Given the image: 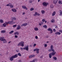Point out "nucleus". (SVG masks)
<instances>
[{
	"label": "nucleus",
	"mask_w": 62,
	"mask_h": 62,
	"mask_svg": "<svg viewBox=\"0 0 62 62\" xmlns=\"http://www.w3.org/2000/svg\"><path fill=\"white\" fill-rule=\"evenodd\" d=\"M52 52H53L51 53H50L49 55V57L50 58H52V55L54 56V55L55 54H56V52H55L54 50V51H52Z\"/></svg>",
	"instance_id": "1"
},
{
	"label": "nucleus",
	"mask_w": 62,
	"mask_h": 62,
	"mask_svg": "<svg viewBox=\"0 0 62 62\" xmlns=\"http://www.w3.org/2000/svg\"><path fill=\"white\" fill-rule=\"evenodd\" d=\"M17 57H18V55L17 54H16L15 55L12 56L11 57H10L9 58V60L12 61L13 60V58H17Z\"/></svg>",
	"instance_id": "2"
},
{
	"label": "nucleus",
	"mask_w": 62,
	"mask_h": 62,
	"mask_svg": "<svg viewBox=\"0 0 62 62\" xmlns=\"http://www.w3.org/2000/svg\"><path fill=\"white\" fill-rule=\"evenodd\" d=\"M0 41H3V43H7V41L5 39H4V37H0Z\"/></svg>",
	"instance_id": "3"
},
{
	"label": "nucleus",
	"mask_w": 62,
	"mask_h": 62,
	"mask_svg": "<svg viewBox=\"0 0 62 62\" xmlns=\"http://www.w3.org/2000/svg\"><path fill=\"white\" fill-rule=\"evenodd\" d=\"M18 46H21L22 47H23L24 46V42H21L17 45Z\"/></svg>",
	"instance_id": "4"
},
{
	"label": "nucleus",
	"mask_w": 62,
	"mask_h": 62,
	"mask_svg": "<svg viewBox=\"0 0 62 62\" xmlns=\"http://www.w3.org/2000/svg\"><path fill=\"white\" fill-rule=\"evenodd\" d=\"M47 30L48 31H51V32L50 33V34H52L53 33V30H52V28H49L47 29Z\"/></svg>",
	"instance_id": "5"
},
{
	"label": "nucleus",
	"mask_w": 62,
	"mask_h": 62,
	"mask_svg": "<svg viewBox=\"0 0 62 62\" xmlns=\"http://www.w3.org/2000/svg\"><path fill=\"white\" fill-rule=\"evenodd\" d=\"M48 4V3H46V2H44L42 3V5H43L44 6H45V7L47 6Z\"/></svg>",
	"instance_id": "6"
},
{
	"label": "nucleus",
	"mask_w": 62,
	"mask_h": 62,
	"mask_svg": "<svg viewBox=\"0 0 62 62\" xmlns=\"http://www.w3.org/2000/svg\"><path fill=\"white\" fill-rule=\"evenodd\" d=\"M5 23L7 25H8V23L10 24H12V21H8V22H5Z\"/></svg>",
	"instance_id": "7"
},
{
	"label": "nucleus",
	"mask_w": 62,
	"mask_h": 62,
	"mask_svg": "<svg viewBox=\"0 0 62 62\" xmlns=\"http://www.w3.org/2000/svg\"><path fill=\"white\" fill-rule=\"evenodd\" d=\"M29 47V46L27 45V47H25L23 48V49H24V50H26V51H28V47Z\"/></svg>",
	"instance_id": "8"
},
{
	"label": "nucleus",
	"mask_w": 62,
	"mask_h": 62,
	"mask_svg": "<svg viewBox=\"0 0 62 62\" xmlns=\"http://www.w3.org/2000/svg\"><path fill=\"white\" fill-rule=\"evenodd\" d=\"M21 26L20 25H18L17 26V27L16 28L17 30H20L21 29Z\"/></svg>",
	"instance_id": "9"
},
{
	"label": "nucleus",
	"mask_w": 62,
	"mask_h": 62,
	"mask_svg": "<svg viewBox=\"0 0 62 62\" xmlns=\"http://www.w3.org/2000/svg\"><path fill=\"white\" fill-rule=\"evenodd\" d=\"M54 47H53V46L51 45L50 46V49H51L52 51H54V49H53Z\"/></svg>",
	"instance_id": "10"
},
{
	"label": "nucleus",
	"mask_w": 62,
	"mask_h": 62,
	"mask_svg": "<svg viewBox=\"0 0 62 62\" xmlns=\"http://www.w3.org/2000/svg\"><path fill=\"white\" fill-rule=\"evenodd\" d=\"M22 8L23 9H25L26 10H27V8H26V7L24 6H22Z\"/></svg>",
	"instance_id": "11"
},
{
	"label": "nucleus",
	"mask_w": 62,
	"mask_h": 62,
	"mask_svg": "<svg viewBox=\"0 0 62 62\" xmlns=\"http://www.w3.org/2000/svg\"><path fill=\"white\" fill-rule=\"evenodd\" d=\"M58 1V0H54L53 1L54 3L55 4H56L57 3Z\"/></svg>",
	"instance_id": "12"
},
{
	"label": "nucleus",
	"mask_w": 62,
	"mask_h": 62,
	"mask_svg": "<svg viewBox=\"0 0 62 62\" xmlns=\"http://www.w3.org/2000/svg\"><path fill=\"white\" fill-rule=\"evenodd\" d=\"M12 11L13 12H16L17 11L15 9H12Z\"/></svg>",
	"instance_id": "13"
},
{
	"label": "nucleus",
	"mask_w": 62,
	"mask_h": 62,
	"mask_svg": "<svg viewBox=\"0 0 62 62\" xmlns=\"http://www.w3.org/2000/svg\"><path fill=\"white\" fill-rule=\"evenodd\" d=\"M16 20V18L14 17L12 18V21H15V20Z\"/></svg>",
	"instance_id": "14"
},
{
	"label": "nucleus",
	"mask_w": 62,
	"mask_h": 62,
	"mask_svg": "<svg viewBox=\"0 0 62 62\" xmlns=\"http://www.w3.org/2000/svg\"><path fill=\"white\" fill-rule=\"evenodd\" d=\"M6 31L5 30H2L1 31V33H6Z\"/></svg>",
	"instance_id": "15"
},
{
	"label": "nucleus",
	"mask_w": 62,
	"mask_h": 62,
	"mask_svg": "<svg viewBox=\"0 0 62 62\" xmlns=\"http://www.w3.org/2000/svg\"><path fill=\"white\" fill-rule=\"evenodd\" d=\"M55 34L56 35H60L61 33L59 32H57L55 33Z\"/></svg>",
	"instance_id": "16"
},
{
	"label": "nucleus",
	"mask_w": 62,
	"mask_h": 62,
	"mask_svg": "<svg viewBox=\"0 0 62 62\" xmlns=\"http://www.w3.org/2000/svg\"><path fill=\"white\" fill-rule=\"evenodd\" d=\"M27 25V23H24L22 24V25L24 26H26Z\"/></svg>",
	"instance_id": "17"
},
{
	"label": "nucleus",
	"mask_w": 62,
	"mask_h": 62,
	"mask_svg": "<svg viewBox=\"0 0 62 62\" xmlns=\"http://www.w3.org/2000/svg\"><path fill=\"white\" fill-rule=\"evenodd\" d=\"M19 32L16 31V32L14 33V34L15 35H19Z\"/></svg>",
	"instance_id": "18"
},
{
	"label": "nucleus",
	"mask_w": 62,
	"mask_h": 62,
	"mask_svg": "<svg viewBox=\"0 0 62 62\" xmlns=\"http://www.w3.org/2000/svg\"><path fill=\"white\" fill-rule=\"evenodd\" d=\"M43 27L45 28L46 29L47 28V26L46 25H44L43 26Z\"/></svg>",
	"instance_id": "19"
},
{
	"label": "nucleus",
	"mask_w": 62,
	"mask_h": 62,
	"mask_svg": "<svg viewBox=\"0 0 62 62\" xmlns=\"http://www.w3.org/2000/svg\"><path fill=\"white\" fill-rule=\"evenodd\" d=\"M53 58L55 60H57V58L55 56H54Z\"/></svg>",
	"instance_id": "20"
},
{
	"label": "nucleus",
	"mask_w": 62,
	"mask_h": 62,
	"mask_svg": "<svg viewBox=\"0 0 62 62\" xmlns=\"http://www.w3.org/2000/svg\"><path fill=\"white\" fill-rule=\"evenodd\" d=\"M7 24H6V23H4L3 24V25L4 27H6V25H7Z\"/></svg>",
	"instance_id": "21"
},
{
	"label": "nucleus",
	"mask_w": 62,
	"mask_h": 62,
	"mask_svg": "<svg viewBox=\"0 0 62 62\" xmlns=\"http://www.w3.org/2000/svg\"><path fill=\"white\" fill-rule=\"evenodd\" d=\"M34 30H35V31H38V30H39V29H38V28H35L34 29Z\"/></svg>",
	"instance_id": "22"
},
{
	"label": "nucleus",
	"mask_w": 62,
	"mask_h": 62,
	"mask_svg": "<svg viewBox=\"0 0 62 62\" xmlns=\"http://www.w3.org/2000/svg\"><path fill=\"white\" fill-rule=\"evenodd\" d=\"M13 32H14V31H11L9 32V34H12V33H13Z\"/></svg>",
	"instance_id": "23"
},
{
	"label": "nucleus",
	"mask_w": 62,
	"mask_h": 62,
	"mask_svg": "<svg viewBox=\"0 0 62 62\" xmlns=\"http://www.w3.org/2000/svg\"><path fill=\"white\" fill-rule=\"evenodd\" d=\"M0 22L1 23H4V21H3V20H0Z\"/></svg>",
	"instance_id": "24"
},
{
	"label": "nucleus",
	"mask_w": 62,
	"mask_h": 62,
	"mask_svg": "<svg viewBox=\"0 0 62 62\" xmlns=\"http://www.w3.org/2000/svg\"><path fill=\"white\" fill-rule=\"evenodd\" d=\"M55 11L52 14V16H54V15H55Z\"/></svg>",
	"instance_id": "25"
},
{
	"label": "nucleus",
	"mask_w": 62,
	"mask_h": 62,
	"mask_svg": "<svg viewBox=\"0 0 62 62\" xmlns=\"http://www.w3.org/2000/svg\"><path fill=\"white\" fill-rule=\"evenodd\" d=\"M41 12L42 13V14H44V13H45V11L44 10H43L41 11Z\"/></svg>",
	"instance_id": "26"
},
{
	"label": "nucleus",
	"mask_w": 62,
	"mask_h": 62,
	"mask_svg": "<svg viewBox=\"0 0 62 62\" xmlns=\"http://www.w3.org/2000/svg\"><path fill=\"white\" fill-rule=\"evenodd\" d=\"M19 56H22V55L21 54H20V53H19L17 54Z\"/></svg>",
	"instance_id": "27"
},
{
	"label": "nucleus",
	"mask_w": 62,
	"mask_h": 62,
	"mask_svg": "<svg viewBox=\"0 0 62 62\" xmlns=\"http://www.w3.org/2000/svg\"><path fill=\"white\" fill-rule=\"evenodd\" d=\"M37 12H35V14L34 15V16H37Z\"/></svg>",
	"instance_id": "28"
},
{
	"label": "nucleus",
	"mask_w": 62,
	"mask_h": 62,
	"mask_svg": "<svg viewBox=\"0 0 62 62\" xmlns=\"http://www.w3.org/2000/svg\"><path fill=\"white\" fill-rule=\"evenodd\" d=\"M34 9L33 8H31L30 9V10L31 11H32V10H33Z\"/></svg>",
	"instance_id": "29"
},
{
	"label": "nucleus",
	"mask_w": 62,
	"mask_h": 62,
	"mask_svg": "<svg viewBox=\"0 0 62 62\" xmlns=\"http://www.w3.org/2000/svg\"><path fill=\"white\" fill-rule=\"evenodd\" d=\"M15 22H13V21H12V24H15Z\"/></svg>",
	"instance_id": "30"
},
{
	"label": "nucleus",
	"mask_w": 62,
	"mask_h": 62,
	"mask_svg": "<svg viewBox=\"0 0 62 62\" xmlns=\"http://www.w3.org/2000/svg\"><path fill=\"white\" fill-rule=\"evenodd\" d=\"M60 15L61 16V15H62V11H60Z\"/></svg>",
	"instance_id": "31"
},
{
	"label": "nucleus",
	"mask_w": 62,
	"mask_h": 62,
	"mask_svg": "<svg viewBox=\"0 0 62 62\" xmlns=\"http://www.w3.org/2000/svg\"><path fill=\"white\" fill-rule=\"evenodd\" d=\"M50 7L51 8H54V6L53 5H51L50 6Z\"/></svg>",
	"instance_id": "32"
},
{
	"label": "nucleus",
	"mask_w": 62,
	"mask_h": 62,
	"mask_svg": "<svg viewBox=\"0 0 62 62\" xmlns=\"http://www.w3.org/2000/svg\"><path fill=\"white\" fill-rule=\"evenodd\" d=\"M54 19H52L51 20V23H54Z\"/></svg>",
	"instance_id": "33"
},
{
	"label": "nucleus",
	"mask_w": 62,
	"mask_h": 62,
	"mask_svg": "<svg viewBox=\"0 0 62 62\" xmlns=\"http://www.w3.org/2000/svg\"><path fill=\"white\" fill-rule=\"evenodd\" d=\"M47 46V44H46L44 45V47H46Z\"/></svg>",
	"instance_id": "34"
},
{
	"label": "nucleus",
	"mask_w": 62,
	"mask_h": 62,
	"mask_svg": "<svg viewBox=\"0 0 62 62\" xmlns=\"http://www.w3.org/2000/svg\"><path fill=\"white\" fill-rule=\"evenodd\" d=\"M42 21L43 22H44L45 21V19H42Z\"/></svg>",
	"instance_id": "35"
},
{
	"label": "nucleus",
	"mask_w": 62,
	"mask_h": 62,
	"mask_svg": "<svg viewBox=\"0 0 62 62\" xmlns=\"http://www.w3.org/2000/svg\"><path fill=\"white\" fill-rule=\"evenodd\" d=\"M59 4H62V2H61V1H59Z\"/></svg>",
	"instance_id": "36"
},
{
	"label": "nucleus",
	"mask_w": 62,
	"mask_h": 62,
	"mask_svg": "<svg viewBox=\"0 0 62 62\" xmlns=\"http://www.w3.org/2000/svg\"><path fill=\"white\" fill-rule=\"evenodd\" d=\"M29 58H32V55H31L29 56Z\"/></svg>",
	"instance_id": "37"
},
{
	"label": "nucleus",
	"mask_w": 62,
	"mask_h": 62,
	"mask_svg": "<svg viewBox=\"0 0 62 62\" xmlns=\"http://www.w3.org/2000/svg\"><path fill=\"white\" fill-rule=\"evenodd\" d=\"M13 26V27H16L17 26V25H15Z\"/></svg>",
	"instance_id": "38"
},
{
	"label": "nucleus",
	"mask_w": 62,
	"mask_h": 62,
	"mask_svg": "<svg viewBox=\"0 0 62 62\" xmlns=\"http://www.w3.org/2000/svg\"><path fill=\"white\" fill-rule=\"evenodd\" d=\"M29 2L31 4V3H32V0H30V1L29 0Z\"/></svg>",
	"instance_id": "39"
},
{
	"label": "nucleus",
	"mask_w": 62,
	"mask_h": 62,
	"mask_svg": "<svg viewBox=\"0 0 62 62\" xmlns=\"http://www.w3.org/2000/svg\"><path fill=\"white\" fill-rule=\"evenodd\" d=\"M30 62H35V59L33 60L32 61Z\"/></svg>",
	"instance_id": "40"
},
{
	"label": "nucleus",
	"mask_w": 62,
	"mask_h": 62,
	"mask_svg": "<svg viewBox=\"0 0 62 62\" xmlns=\"http://www.w3.org/2000/svg\"><path fill=\"white\" fill-rule=\"evenodd\" d=\"M36 51H39V49H37V48H36Z\"/></svg>",
	"instance_id": "41"
},
{
	"label": "nucleus",
	"mask_w": 62,
	"mask_h": 62,
	"mask_svg": "<svg viewBox=\"0 0 62 62\" xmlns=\"http://www.w3.org/2000/svg\"><path fill=\"white\" fill-rule=\"evenodd\" d=\"M59 32H61V33H62V30H60L59 31Z\"/></svg>",
	"instance_id": "42"
},
{
	"label": "nucleus",
	"mask_w": 62,
	"mask_h": 62,
	"mask_svg": "<svg viewBox=\"0 0 62 62\" xmlns=\"http://www.w3.org/2000/svg\"><path fill=\"white\" fill-rule=\"evenodd\" d=\"M48 52H52V51L51 50V49H50L48 50Z\"/></svg>",
	"instance_id": "43"
},
{
	"label": "nucleus",
	"mask_w": 62,
	"mask_h": 62,
	"mask_svg": "<svg viewBox=\"0 0 62 62\" xmlns=\"http://www.w3.org/2000/svg\"><path fill=\"white\" fill-rule=\"evenodd\" d=\"M10 7L11 8H13V6H12V5H11V6H10Z\"/></svg>",
	"instance_id": "44"
},
{
	"label": "nucleus",
	"mask_w": 62,
	"mask_h": 62,
	"mask_svg": "<svg viewBox=\"0 0 62 62\" xmlns=\"http://www.w3.org/2000/svg\"><path fill=\"white\" fill-rule=\"evenodd\" d=\"M31 56H32V57H34L35 56V55H31Z\"/></svg>",
	"instance_id": "45"
},
{
	"label": "nucleus",
	"mask_w": 62,
	"mask_h": 62,
	"mask_svg": "<svg viewBox=\"0 0 62 62\" xmlns=\"http://www.w3.org/2000/svg\"><path fill=\"white\" fill-rule=\"evenodd\" d=\"M15 38H18V36L17 35H15Z\"/></svg>",
	"instance_id": "46"
},
{
	"label": "nucleus",
	"mask_w": 62,
	"mask_h": 62,
	"mask_svg": "<svg viewBox=\"0 0 62 62\" xmlns=\"http://www.w3.org/2000/svg\"><path fill=\"white\" fill-rule=\"evenodd\" d=\"M35 39H38V36H35Z\"/></svg>",
	"instance_id": "47"
},
{
	"label": "nucleus",
	"mask_w": 62,
	"mask_h": 62,
	"mask_svg": "<svg viewBox=\"0 0 62 62\" xmlns=\"http://www.w3.org/2000/svg\"><path fill=\"white\" fill-rule=\"evenodd\" d=\"M18 62H22V61L21 60H20L18 61Z\"/></svg>",
	"instance_id": "48"
},
{
	"label": "nucleus",
	"mask_w": 62,
	"mask_h": 62,
	"mask_svg": "<svg viewBox=\"0 0 62 62\" xmlns=\"http://www.w3.org/2000/svg\"><path fill=\"white\" fill-rule=\"evenodd\" d=\"M53 31L54 32H55L56 31V30L55 29H53Z\"/></svg>",
	"instance_id": "49"
},
{
	"label": "nucleus",
	"mask_w": 62,
	"mask_h": 62,
	"mask_svg": "<svg viewBox=\"0 0 62 62\" xmlns=\"http://www.w3.org/2000/svg\"><path fill=\"white\" fill-rule=\"evenodd\" d=\"M37 15H38V16H40V15L39 13H37Z\"/></svg>",
	"instance_id": "50"
},
{
	"label": "nucleus",
	"mask_w": 62,
	"mask_h": 62,
	"mask_svg": "<svg viewBox=\"0 0 62 62\" xmlns=\"http://www.w3.org/2000/svg\"><path fill=\"white\" fill-rule=\"evenodd\" d=\"M9 6H11V3H10L9 4Z\"/></svg>",
	"instance_id": "51"
},
{
	"label": "nucleus",
	"mask_w": 62,
	"mask_h": 62,
	"mask_svg": "<svg viewBox=\"0 0 62 62\" xmlns=\"http://www.w3.org/2000/svg\"><path fill=\"white\" fill-rule=\"evenodd\" d=\"M36 44H34L33 46V47H35V46H36Z\"/></svg>",
	"instance_id": "52"
},
{
	"label": "nucleus",
	"mask_w": 62,
	"mask_h": 62,
	"mask_svg": "<svg viewBox=\"0 0 62 62\" xmlns=\"http://www.w3.org/2000/svg\"><path fill=\"white\" fill-rule=\"evenodd\" d=\"M36 48L35 49H34L33 51L34 52H35V51H36Z\"/></svg>",
	"instance_id": "53"
},
{
	"label": "nucleus",
	"mask_w": 62,
	"mask_h": 62,
	"mask_svg": "<svg viewBox=\"0 0 62 62\" xmlns=\"http://www.w3.org/2000/svg\"><path fill=\"white\" fill-rule=\"evenodd\" d=\"M43 57V56H41L40 57V58H42Z\"/></svg>",
	"instance_id": "54"
},
{
	"label": "nucleus",
	"mask_w": 62,
	"mask_h": 62,
	"mask_svg": "<svg viewBox=\"0 0 62 62\" xmlns=\"http://www.w3.org/2000/svg\"><path fill=\"white\" fill-rule=\"evenodd\" d=\"M36 53L37 54H39V51H37L36 52Z\"/></svg>",
	"instance_id": "55"
},
{
	"label": "nucleus",
	"mask_w": 62,
	"mask_h": 62,
	"mask_svg": "<svg viewBox=\"0 0 62 62\" xmlns=\"http://www.w3.org/2000/svg\"><path fill=\"white\" fill-rule=\"evenodd\" d=\"M33 46L32 45H30V47H32Z\"/></svg>",
	"instance_id": "56"
},
{
	"label": "nucleus",
	"mask_w": 62,
	"mask_h": 62,
	"mask_svg": "<svg viewBox=\"0 0 62 62\" xmlns=\"http://www.w3.org/2000/svg\"><path fill=\"white\" fill-rule=\"evenodd\" d=\"M16 51L17 52H18V51H19V50L18 49H16Z\"/></svg>",
	"instance_id": "57"
},
{
	"label": "nucleus",
	"mask_w": 62,
	"mask_h": 62,
	"mask_svg": "<svg viewBox=\"0 0 62 62\" xmlns=\"http://www.w3.org/2000/svg\"><path fill=\"white\" fill-rule=\"evenodd\" d=\"M7 6H9V4H7L6 5Z\"/></svg>",
	"instance_id": "58"
},
{
	"label": "nucleus",
	"mask_w": 62,
	"mask_h": 62,
	"mask_svg": "<svg viewBox=\"0 0 62 62\" xmlns=\"http://www.w3.org/2000/svg\"><path fill=\"white\" fill-rule=\"evenodd\" d=\"M41 24H41V23H39V25L41 26Z\"/></svg>",
	"instance_id": "59"
},
{
	"label": "nucleus",
	"mask_w": 62,
	"mask_h": 62,
	"mask_svg": "<svg viewBox=\"0 0 62 62\" xmlns=\"http://www.w3.org/2000/svg\"><path fill=\"white\" fill-rule=\"evenodd\" d=\"M21 51H22V50H23V48L22 47H21Z\"/></svg>",
	"instance_id": "60"
},
{
	"label": "nucleus",
	"mask_w": 62,
	"mask_h": 62,
	"mask_svg": "<svg viewBox=\"0 0 62 62\" xmlns=\"http://www.w3.org/2000/svg\"><path fill=\"white\" fill-rule=\"evenodd\" d=\"M41 23L42 24H43V23L41 22Z\"/></svg>",
	"instance_id": "61"
},
{
	"label": "nucleus",
	"mask_w": 62,
	"mask_h": 62,
	"mask_svg": "<svg viewBox=\"0 0 62 62\" xmlns=\"http://www.w3.org/2000/svg\"><path fill=\"white\" fill-rule=\"evenodd\" d=\"M24 14H25V13L24 12L23 13V15H24Z\"/></svg>",
	"instance_id": "62"
},
{
	"label": "nucleus",
	"mask_w": 62,
	"mask_h": 62,
	"mask_svg": "<svg viewBox=\"0 0 62 62\" xmlns=\"http://www.w3.org/2000/svg\"><path fill=\"white\" fill-rule=\"evenodd\" d=\"M46 37H47V38H49V36H47Z\"/></svg>",
	"instance_id": "63"
},
{
	"label": "nucleus",
	"mask_w": 62,
	"mask_h": 62,
	"mask_svg": "<svg viewBox=\"0 0 62 62\" xmlns=\"http://www.w3.org/2000/svg\"><path fill=\"white\" fill-rule=\"evenodd\" d=\"M40 1V0H38V2H39V1Z\"/></svg>",
	"instance_id": "64"
}]
</instances>
